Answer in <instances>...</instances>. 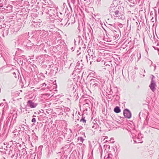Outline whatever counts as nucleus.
Returning <instances> with one entry per match:
<instances>
[{
	"label": "nucleus",
	"mask_w": 159,
	"mask_h": 159,
	"mask_svg": "<svg viewBox=\"0 0 159 159\" xmlns=\"http://www.w3.org/2000/svg\"><path fill=\"white\" fill-rule=\"evenodd\" d=\"M28 103L31 108H35L37 105L33 102L31 100H29L28 101Z\"/></svg>",
	"instance_id": "obj_2"
},
{
	"label": "nucleus",
	"mask_w": 159,
	"mask_h": 159,
	"mask_svg": "<svg viewBox=\"0 0 159 159\" xmlns=\"http://www.w3.org/2000/svg\"><path fill=\"white\" fill-rule=\"evenodd\" d=\"M124 116L126 118H130L131 117V113L128 110H125L123 112Z\"/></svg>",
	"instance_id": "obj_1"
},
{
	"label": "nucleus",
	"mask_w": 159,
	"mask_h": 159,
	"mask_svg": "<svg viewBox=\"0 0 159 159\" xmlns=\"http://www.w3.org/2000/svg\"><path fill=\"white\" fill-rule=\"evenodd\" d=\"M119 12L118 11L116 10L114 12L115 16H116V17H117V16L119 14Z\"/></svg>",
	"instance_id": "obj_6"
},
{
	"label": "nucleus",
	"mask_w": 159,
	"mask_h": 159,
	"mask_svg": "<svg viewBox=\"0 0 159 159\" xmlns=\"http://www.w3.org/2000/svg\"><path fill=\"white\" fill-rule=\"evenodd\" d=\"M36 121V120L35 118H34L32 119V122H35Z\"/></svg>",
	"instance_id": "obj_7"
},
{
	"label": "nucleus",
	"mask_w": 159,
	"mask_h": 159,
	"mask_svg": "<svg viewBox=\"0 0 159 159\" xmlns=\"http://www.w3.org/2000/svg\"><path fill=\"white\" fill-rule=\"evenodd\" d=\"M114 112L116 113H119L120 111V110L118 107H116L114 109Z\"/></svg>",
	"instance_id": "obj_4"
},
{
	"label": "nucleus",
	"mask_w": 159,
	"mask_h": 159,
	"mask_svg": "<svg viewBox=\"0 0 159 159\" xmlns=\"http://www.w3.org/2000/svg\"><path fill=\"white\" fill-rule=\"evenodd\" d=\"M86 120L84 119V118H82L80 120V121L83 122L84 123H85L86 122Z\"/></svg>",
	"instance_id": "obj_5"
},
{
	"label": "nucleus",
	"mask_w": 159,
	"mask_h": 159,
	"mask_svg": "<svg viewBox=\"0 0 159 159\" xmlns=\"http://www.w3.org/2000/svg\"><path fill=\"white\" fill-rule=\"evenodd\" d=\"M155 84L154 83L152 82L150 85V87L152 90L154 91L155 89Z\"/></svg>",
	"instance_id": "obj_3"
}]
</instances>
